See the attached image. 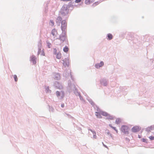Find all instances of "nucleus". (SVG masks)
I'll return each instance as SVG.
<instances>
[{
    "mask_svg": "<svg viewBox=\"0 0 154 154\" xmlns=\"http://www.w3.org/2000/svg\"><path fill=\"white\" fill-rule=\"evenodd\" d=\"M69 6L67 5H63L61 8L60 11V13L63 15L67 14L69 12Z\"/></svg>",
    "mask_w": 154,
    "mask_h": 154,
    "instance_id": "nucleus-1",
    "label": "nucleus"
},
{
    "mask_svg": "<svg viewBox=\"0 0 154 154\" xmlns=\"http://www.w3.org/2000/svg\"><path fill=\"white\" fill-rule=\"evenodd\" d=\"M121 131L125 134H128L129 129L126 125H122L121 129Z\"/></svg>",
    "mask_w": 154,
    "mask_h": 154,
    "instance_id": "nucleus-2",
    "label": "nucleus"
},
{
    "mask_svg": "<svg viewBox=\"0 0 154 154\" xmlns=\"http://www.w3.org/2000/svg\"><path fill=\"white\" fill-rule=\"evenodd\" d=\"M100 114L103 116L106 117H109V118L110 119H113V118L111 116H110L109 114H108L107 112L102 111H100Z\"/></svg>",
    "mask_w": 154,
    "mask_h": 154,
    "instance_id": "nucleus-3",
    "label": "nucleus"
},
{
    "mask_svg": "<svg viewBox=\"0 0 154 154\" xmlns=\"http://www.w3.org/2000/svg\"><path fill=\"white\" fill-rule=\"evenodd\" d=\"M63 64L65 66H68L69 65V60L68 58H65L63 60Z\"/></svg>",
    "mask_w": 154,
    "mask_h": 154,
    "instance_id": "nucleus-4",
    "label": "nucleus"
},
{
    "mask_svg": "<svg viewBox=\"0 0 154 154\" xmlns=\"http://www.w3.org/2000/svg\"><path fill=\"white\" fill-rule=\"evenodd\" d=\"M67 23L66 21H62L61 24V28L62 30H64L66 28Z\"/></svg>",
    "mask_w": 154,
    "mask_h": 154,
    "instance_id": "nucleus-5",
    "label": "nucleus"
},
{
    "mask_svg": "<svg viewBox=\"0 0 154 154\" xmlns=\"http://www.w3.org/2000/svg\"><path fill=\"white\" fill-rule=\"evenodd\" d=\"M140 128L137 126H135L133 127L132 129V131L133 132H137L139 131Z\"/></svg>",
    "mask_w": 154,
    "mask_h": 154,
    "instance_id": "nucleus-6",
    "label": "nucleus"
},
{
    "mask_svg": "<svg viewBox=\"0 0 154 154\" xmlns=\"http://www.w3.org/2000/svg\"><path fill=\"white\" fill-rule=\"evenodd\" d=\"M30 61L33 62L34 64H35L36 63V57L33 55L32 56L30 57Z\"/></svg>",
    "mask_w": 154,
    "mask_h": 154,
    "instance_id": "nucleus-7",
    "label": "nucleus"
},
{
    "mask_svg": "<svg viewBox=\"0 0 154 154\" xmlns=\"http://www.w3.org/2000/svg\"><path fill=\"white\" fill-rule=\"evenodd\" d=\"M104 65V63L103 61H101L100 63H97L95 65V67L97 68H99L102 67Z\"/></svg>",
    "mask_w": 154,
    "mask_h": 154,
    "instance_id": "nucleus-8",
    "label": "nucleus"
},
{
    "mask_svg": "<svg viewBox=\"0 0 154 154\" xmlns=\"http://www.w3.org/2000/svg\"><path fill=\"white\" fill-rule=\"evenodd\" d=\"M38 54H40L42 56H45V53L43 50H41V49H39L38 52Z\"/></svg>",
    "mask_w": 154,
    "mask_h": 154,
    "instance_id": "nucleus-9",
    "label": "nucleus"
},
{
    "mask_svg": "<svg viewBox=\"0 0 154 154\" xmlns=\"http://www.w3.org/2000/svg\"><path fill=\"white\" fill-rule=\"evenodd\" d=\"M51 34L54 37H56L57 34V30L55 29H53L52 31Z\"/></svg>",
    "mask_w": 154,
    "mask_h": 154,
    "instance_id": "nucleus-10",
    "label": "nucleus"
},
{
    "mask_svg": "<svg viewBox=\"0 0 154 154\" xmlns=\"http://www.w3.org/2000/svg\"><path fill=\"white\" fill-rule=\"evenodd\" d=\"M101 114H100V111L99 112H95V115L97 116V117L98 118H101L102 117L101 116Z\"/></svg>",
    "mask_w": 154,
    "mask_h": 154,
    "instance_id": "nucleus-11",
    "label": "nucleus"
},
{
    "mask_svg": "<svg viewBox=\"0 0 154 154\" xmlns=\"http://www.w3.org/2000/svg\"><path fill=\"white\" fill-rule=\"evenodd\" d=\"M94 2L93 0H85V3L87 5H89Z\"/></svg>",
    "mask_w": 154,
    "mask_h": 154,
    "instance_id": "nucleus-12",
    "label": "nucleus"
},
{
    "mask_svg": "<svg viewBox=\"0 0 154 154\" xmlns=\"http://www.w3.org/2000/svg\"><path fill=\"white\" fill-rule=\"evenodd\" d=\"M54 79L57 80H59L60 79V75L59 74H56L55 76Z\"/></svg>",
    "mask_w": 154,
    "mask_h": 154,
    "instance_id": "nucleus-13",
    "label": "nucleus"
},
{
    "mask_svg": "<svg viewBox=\"0 0 154 154\" xmlns=\"http://www.w3.org/2000/svg\"><path fill=\"white\" fill-rule=\"evenodd\" d=\"M107 37L108 39L109 40H110L112 38L113 36L111 34L109 33L107 34Z\"/></svg>",
    "mask_w": 154,
    "mask_h": 154,
    "instance_id": "nucleus-14",
    "label": "nucleus"
},
{
    "mask_svg": "<svg viewBox=\"0 0 154 154\" xmlns=\"http://www.w3.org/2000/svg\"><path fill=\"white\" fill-rule=\"evenodd\" d=\"M61 54L60 53H58L57 54L56 57V58L60 59L61 58Z\"/></svg>",
    "mask_w": 154,
    "mask_h": 154,
    "instance_id": "nucleus-15",
    "label": "nucleus"
},
{
    "mask_svg": "<svg viewBox=\"0 0 154 154\" xmlns=\"http://www.w3.org/2000/svg\"><path fill=\"white\" fill-rule=\"evenodd\" d=\"M121 122V120L120 119H117L116 120V122L117 124H119Z\"/></svg>",
    "mask_w": 154,
    "mask_h": 154,
    "instance_id": "nucleus-16",
    "label": "nucleus"
},
{
    "mask_svg": "<svg viewBox=\"0 0 154 154\" xmlns=\"http://www.w3.org/2000/svg\"><path fill=\"white\" fill-rule=\"evenodd\" d=\"M68 48L67 46H65L63 49V51L65 52L68 51Z\"/></svg>",
    "mask_w": 154,
    "mask_h": 154,
    "instance_id": "nucleus-17",
    "label": "nucleus"
},
{
    "mask_svg": "<svg viewBox=\"0 0 154 154\" xmlns=\"http://www.w3.org/2000/svg\"><path fill=\"white\" fill-rule=\"evenodd\" d=\"M60 39L63 41L66 38V37L64 36H61L60 37Z\"/></svg>",
    "mask_w": 154,
    "mask_h": 154,
    "instance_id": "nucleus-18",
    "label": "nucleus"
},
{
    "mask_svg": "<svg viewBox=\"0 0 154 154\" xmlns=\"http://www.w3.org/2000/svg\"><path fill=\"white\" fill-rule=\"evenodd\" d=\"M14 79L15 81V82H17V76L16 75H14Z\"/></svg>",
    "mask_w": 154,
    "mask_h": 154,
    "instance_id": "nucleus-19",
    "label": "nucleus"
},
{
    "mask_svg": "<svg viewBox=\"0 0 154 154\" xmlns=\"http://www.w3.org/2000/svg\"><path fill=\"white\" fill-rule=\"evenodd\" d=\"M141 140L143 142H145L146 143H147V139L143 138L142 139H141Z\"/></svg>",
    "mask_w": 154,
    "mask_h": 154,
    "instance_id": "nucleus-20",
    "label": "nucleus"
},
{
    "mask_svg": "<svg viewBox=\"0 0 154 154\" xmlns=\"http://www.w3.org/2000/svg\"><path fill=\"white\" fill-rule=\"evenodd\" d=\"M56 95H57V97H59L60 96V93L59 91H57L56 92Z\"/></svg>",
    "mask_w": 154,
    "mask_h": 154,
    "instance_id": "nucleus-21",
    "label": "nucleus"
},
{
    "mask_svg": "<svg viewBox=\"0 0 154 154\" xmlns=\"http://www.w3.org/2000/svg\"><path fill=\"white\" fill-rule=\"evenodd\" d=\"M150 140H154V137L152 136H150L149 137Z\"/></svg>",
    "mask_w": 154,
    "mask_h": 154,
    "instance_id": "nucleus-22",
    "label": "nucleus"
},
{
    "mask_svg": "<svg viewBox=\"0 0 154 154\" xmlns=\"http://www.w3.org/2000/svg\"><path fill=\"white\" fill-rule=\"evenodd\" d=\"M111 127L113 129H114L116 132L117 133H118V131L116 129V128H115V127H112V126H111Z\"/></svg>",
    "mask_w": 154,
    "mask_h": 154,
    "instance_id": "nucleus-23",
    "label": "nucleus"
},
{
    "mask_svg": "<svg viewBox=\"0 0 154 154\" xmlns=\"http://www.w3.org/2000/svg\"><path fill=\"white\" fill-rule=\"evenodd\" d=\"M50 22L51 23V25L52 26H53L54 25V23L53 20H51L50 21Z\"/></svg>",
    "mask_w": 154,
    "mask_h": 154,
    "instance_id": "nucleus-24",
    "label": "nucleus"
},
{
    "mask_svg": "<svg viewBox=\"0 0 154 154\" xmlns=\"http://www.w3.org/2000/svg\"><path fill=\"white\" fill-rule=\"evenodd\" d=\"M81 1V0H75V2L76 3H78L80 2Z\"/></svg>",
    "mask_w": 154,
    "mask_h": 154,
    "instance_id": "nucleus-25",
    "label": "nucleus"
},
{
    "mask_svg": "<svg viewBox=\"0 0 154 154\" xmlns=\"http://www.w3.org/2000/svg\"><path fill=\"white\" fill-rule=\"evenodd\" d=\"M94 134H94L93 135V137L95 139H96L97 138V136L96 135V133L95 132L94 133Z\"/></svg>",
    "mask_w": 154,
    "mask_h": 154,
    "instance_id": "nucleus-26",
    "label": "nucleus"
},
{
    "mask_svg": "<svg viewBox=\"0 0 154 154\" xmlns=\"http://www.w3.org/2000/svg\"><path fill=\"white\" fill-rule=\"evenodd\" d=\"M57 19L61 21L62 20V19L61 17H57Z\"/></svg>",
    "mask_w": 154,
    "mask_h": 154,
    "instance_id": "nucleus-27",
    "label": "nucleus"
},
{
    "mask_svg": "<svg viewBox=\"0 0 154 154\" xmlns=\"http://www.w3.org/2000/svg\"><path fill=\"white\" fill-rule=\"evenodd\" d=\"M61 106L62 107V108H63L64 107V105L63 103V104H62L61 105Z\"/></svg>",
    "mask_w": 154,
    "mask_h": 154,
    "instance_id": "nucleus-28",
    "label": "nucleus"
},
{
    "mask_svg": "<svg viewBox=\"0 0 154 154\" xmlns=\"http://www.w3.org/2000/svg\"><path fill=\"white\" fill-rule=\"evenodd\" d=\"M62 94H63V96H62V98H63L64 97V93L63 92H62Z\"/></svg>",
    "mask_w": 154,
    "mask_h": 154,
    "instance_id": "nucleus-29",
    "label": "nucleus"
},
{
    "mask_svg": "<svg viewBox=\"0 0 154 154\" xmlns=\"http://www.w3.org/2000/svg\"><path fill=\"white\" fill-rule=\"evenodd\" d=\"M56 51H57V50H56V49H54V52H56Z\"/></svg>",
    "mask_w": 154,
    "mask_h": 154,
    "instance_id": "nucleus-30",
    "label": "nucleus"
},
{
    "mask_svg": "<svg viewBox=\"0 0 154 154\" xmlns=\"http://www.w3.org/2000/svg\"><path fill=\"white\" fill-rule=\"evenodd\" d=\"M96 3H94V4H93V5H94V6L95 5H96Z\"/></svg>",
    "mask_w": 154,
    "mask_h": 154,
    "instance_id": "nucleus-31",
    "label": "nucleus"
},
{
    "mask_svg": "<svg viewBox=\"0 0 154 154\" xmlns=\"http://www.w3.org/2000/svg\"><path fill=\"white\" fill-rule=\"evenodd\" d=\"M104 146H105V147H107L106 146L104 145Z\"/></svg>",
    "mask_w": 154,
    "mask_h": 154,
    "instance_id": "nucleus-32",
    "label": "nucleus"
},
{
    "mask_svg": "<svg viewBox=\"0 0 154 154\" xmlns=\"http://www.w3.org/2000/svg\"><path fill=\"white\" fill-rule=\"evenodd\" d=\"M152 127H151L150 128H152Z\"/></svg>",
    "mask_w": 154,
    "mask_h": 154,
    "instance_id": "nucleus-33",
    "label": "nucleus"
}]
</instances>
